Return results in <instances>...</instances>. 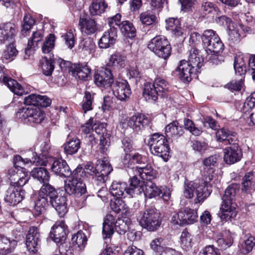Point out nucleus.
Segmentation results:
<instances>
[{
    "label": "nucleus",
    "instance_id": "nucleus-10",
    "mask_svg": "<svg viewBox=\"0 0 255 255\" xmlns=\"http://www.w3.org/2000/svg\"><path fill=\"white\" fill-rule=\"evenodd\" d=\"M248 59L249 67L251 69H255V54L251 55L239 52L235 57L234 63L236 75L242 76L246 74L247 70L246 60Z\"/></svg>",
    "mask_w": 255,
    "mask_h": 255
},
{
    "label": "nucleus",
    "instance_id": "nucleus-6",
    "mask_svg": "<svg viewBox=\"0 0 255 255\" xmlns=\"http://www.w3.org/2000/svg\"><path fill=\"white\" fill-rule=\"evenodd\" d=\"M148 145L152 154L161 157L165 161H167L170 147L167 138L164 135L159 133L151 134Z\"/></svg>",
    "mask_w": 255,
    "mask_h": 255
},
{
    "label": "nucleus",
    "instance_id": "nucleus-28",
    "mask_svg": "<svg viewBox=\"0 0 255 255\" xmlns=\"http://www.w3.org/2000/svg\"><path fill=\"white\" fill-rule=\"evenodd\" d=\"M163 241L162 238H157L151 241L150 246L152 250V255H173L171 251H173V249L166 248L164 249L161 246Z\"/></svg>",
    "mask_w": 255,
    "mask_h": 255
},
{
    "label": "nucleus",
    "instance_id": "nucleus-26",
    "mask_svg": "<svg viewBox=\"0 0 255 255\" xmlns=\"http://www.w3.org/2000/svg\"><path fill=\"white\" fill-rule=\"evenodd\" d=\"M117 30L116 28H110L105 31L100 39L98 44L100 48H108L113 45L117 37Z\"/></svg>",
    "mask_w": 255,
    "mask_h": 255
},
{
    "label": "nucleus",
    "instance_id": "nucleus-31",
    "mask_svg": "<svg viewBox=\"0 0 255 255\" xmlns=\"http://www.w3.org/2000/svg\"><path fill=\"white\" fill-rule=\"evenodd\" d=\"M30 174L34 179L39 181L41 184H44L49 181L50 173L48 170L44 167L34 168Z\"/></svg>",
    "mask_w": 255,
    "mask_h": 255
},
{
    "label": "nucleus",
    "instance_id": "nucleus-29",
    "mask_svg": "<svg viewBox=\"0 0 255 255\" xmlns=\"http://www.w3.org/2000/svg\"><path fill=\"white\" fill-rule=\"evenodd\" d=\"M0 81L6 85L14 94L21 96L24 92L21 85L16 80L11 79L9 77L5 75L1 76L0 77Z\"/></svg>",
    "mask_w": 255,
    "mask_h": 255
},
{
    "label": "nucleus",
    "instance_id": "nucleus-11",
    "mask_svg": "<svg viewBox=\"0 0 255 255\" xmlns=\"http://www.w3.org/2000/svg\"><path fill=\"white\" fill-rule=\"evenodd\" d=\"M197 212L196 210L185 207L181 209L178 213L173 216L172 222L174 225L182 226L193 224L197 221Z\"/></svg>",
    "mask_w": 255,
    "mask_h": 255
},
{
    "label": "nucleus",
    "instance_id": "nucleus-19",
    "mask_svg": "<svg viewBox=\"0 0 255 255\" xmlns=\"http://www.w3.org/2000/svg\"><path fill=\"white\" fill-rule=\"evenodd\" d=\"M178 72L179 78L184 82H189L192 79V76L196 73H200V70L191 65L186 60H181L176 70Z\"/></svg>",
    "mask_w": 255,
    "mask_h": 255
},
{
    "label": "nucleus",
    "instance_id": "nucleus-38",
    "mask_svg": "<svg viewBox=\"0 0 255 255\" xmlns=\"http://www.w3.org/2000/svg\"><path fill=\"white\" fill-rule=\"evenodd\" d=\"M167 30L170 31L175 36H180L183 34V30L180 26L179 20L173 17L166 20Z\"/></svg>",
    "mask_w": 255,
    "mask_h": 255
},
{
    "label": "nucleus",
    "instance_id": "nucleus-23",
    "mask_svg": "<svg viewBox=\"0 0 255 255\" xmlns=\"http://www.w3.org/2000/svg\"><path fill=\"white\" fill-rule=\"evenodd\" d=\"M242 157V152L239 145L230 146L224 149V160L229 164L240 161Z\"/></svg>",
    "mask_w": 255,
    "mask_h": 255
},
{
    "label": "nucleus",
    "instance_id": "nucleus-63",
    "mask_svg": "<svg viewBox=\"0 0 255 255\" xmlns=\"http://www.w3.org/2000/svg\"><path fill=\"white\" fill-rule=\"evenodd\" d=\"M255 106V92L252 93L248 97L243 107L242 110L244 113L249 112Z\"/></svg>",
    "mask_w": 255,
    "mask_h": 255
},
{
    "label": "nucleus",
    "instance_id": "nucleus-5",
    "mask_svg": "<svg viewBox=\"0 0 255 255\" xmlns=\"http://www.w3.org/2000/svg\"><path fill=\"white\" fill-rule=\"evenodd\" d=\"M58 193L54 186L49 182L42 184L39 191L37 200L35 203L34 214L38 216L44 213L46 207L49 205V201L55 197Z\"/></svg>",
    "mask_w": 255,
    "mask_h": 255
},
{
    "label": "nucleus",
    "instance_id": "nucleus-1",
    "mask_svg": "<svg viewBox=\"0 0 255 255\" xmlns=\"http://www.w3.org/2000/svg\"><path fill=\"white\" fill-rule=\"evenodd\" d=\"M143 191V182L140 181L135 176L131 178L128 187L125 182L114 181L110 188L111 195L117 199L125 198L126 195L132 198L135 195H140Z\"/></svg>",
    "mask_w": 255,
    "mask_h": 255
},
{
    "label": "nucleus",
    "instance_id": "nucleus-60",
    "mask_svg": "<svg viewBox=\"0 0 255 255\" xmlns=\"http://www.w3.org/2000/svg\"><path fill=\"white\" fill-rule=\"evenodd\" d=\"M184 124L185 128L195 136L200 135L202 132V130L200 128H197L194 123L188 119L184 120Z\"/></svg>",
    "mask_w": 255,
    "mask_h": 255
},
{
    "label": "nucleus",
    "instance_id": "nucleus-64",
    "mask_svg": "<svg viewBox=\"0 0 255 255\" xmlns=\"http://www.w3.org/2000/svg\"><path fill=\"white\" fill-rule=\"evenodd\" d=\"M229 135H227V137L224 140V143L225 144H230L231 146H234L239 145V139L238 134L232 130L229 132Z\"/></svg>",
    "mask_w": 255,
    "mask_h": 255
},
{
    "label": "nucleus",
    "instance_id": "nucleus-41",
    "mask_svg": "<svg viewBox=\"0 0 255 255\" xmlns=\"http://www.w3.org/2000/svg\"><path fill=\"white\" fill-rule=\"evenodd\" d=\"M242 190L245 192L255 190V177L253 171L246 173L243 178Z\"/></svg>",
    "mask_w": 255,
    "mask_h": 255
},
{
    "label": "nucleus",
    "instance_id": "nucleus-25",
    "mask_svg": "<svg viewBox=\"0 0 255 255\" xmlns=\"http://www.w3.org/2000/svg\"><path fill=\"white\" fill-rule=\"evenodd\" d=\"M149 120L143 114H137L131 117L128 121V126L135 131L143 129L148 125Z\"/></svg>",
    "mask_w": 255,
    "mask_h": 255
},
{
    "label": "nucleus",
    "instance_id": "nucleus-52",
    "mask_svg": "<svg viewBox=\"0 0 255 255\" xmlns=\"http://www.w3.org/2000/svg\"><path fill=\"white\" fill-rule=\"evenodd\" d=\"M94 95V94L92 95L89 91H86L85 92L83 101L81 104L84 113L93 109L92 104L93 102Z\"/></svg>",
    "mask_w": 255,
    "mask_h": 255
},
{
    "label": "nucleus",
    "instance_id": "nucleus-46",
    "mask_svg": "<svg viewBox=\"0 0 255 255\" xmlns=\"http://www.w3.org/2000/svg\"><path fill=\"white\" fill-rule=\"evenodd\" d=\"M140 21L142 24L150 25L157 21V16L150 10L142 12L139 16Z\"/></svg>",
    "mask_w": 255,
    "mask_h": 255
},
{
    "label": "nucleus",
    "instance_id": "nucleus-57",
    "mask_svg": "<svg viewBox=\"0 0 255 255\" xmlns=\"http://www.w3.org/2000/svg\"><path fill=\"white\" fill-rule=\"evenodd\" d=\"M59 251L61 255H73L74 252V246L72 243L67 241L59 244Z\"/></svg>",
    "mask_w": 255,
    "mask_h": 255
},
{
    "label": "nucleus",
    "instance_id": "nucleus-54",
    "mask_svg": "<svg viewBox=\"0 0 255 255\" xmlns=\"http://www.w3.org/2000/svg\"><path fill=\"white\" fill-rule=\"evenodd\" d=\"M55 39V36L53 34H50L46 38L42 47V50L44 53H50L54 47Z\"/></svg>",
    "mask_w": 255,
    "mask_h": 255
},
{
    "label": "nucleus",
    "instance_id": "nucleus-53",
    "mask_svg": "<svg viewBox=\"0 0 255 255\" xmlns=\"http://www.w3.org/2000/svg\"><path fill=\"white\" fill-rule=\"evenodd\" d=\"M54 60L51 58H44V61L41 64V69L43 74L47 76L52 75L54 69Z\"/></svg>",
    "mask_w": 255,
    "mask_h": 255
},
{
    "label": "nucleus",
    "instance_id": "nucleus-33",
    "mask_svg": "<svg viewBox=\"0 0 255 255\" xmlns=\"http://www.w3.org/2000/svg\"><path fill=\"white\" fill-rule=\"evenodd\" d=\"M184 132L183 128L179 126V123L174 121L166 126L165 133L166 138H177L180 136Z\"/></svg>",
    "mask_w": 255,
    "mask_h": 255
},
{
    "label": "nucleus",
    "instance_id": "nucleus-36",
    "mask_svg": "<svg viewBox=\"0 0 255 255\" xmlns=\"http://www.w3.org/2000/svg\"><path fill=\"white\" fill-rule=\"evenodd\" d=\"M15 247V241H10L6 237L0 235V255H6L11 252Z\"/></svg>",
    "mask_w": 255,
    "mask_h": 255
},
{
    "label": "nucleus",
    "instance_id": "nucleus-3",
    "mask_svg": "<svg viewBox=\"0 0 255 255\" xmlns=\"http://www.w3.org/2000/svg\"><path fill=\"white\" fill-rule=\"evenodd\" d=\"M84 167L87 173L92 176L95 185H103L108 180L109 175L113 171L111 165L107 160H102L96 167L92 162L88 161L84 163Z\"/></svg>",
    "mask_w": 255,
    "mask_h": 255
},
{
    "label": "nucleus",
    "instance_id": "nucleus-62",
    "mask_svg": "<svg viewBox=\"0 0 255 255\" xmlns=\"http://www.w3.org/2000/svg\"><path fill=\"white\" fill-rule=\"evenodd\" d=\"M100 137L99 150L101 153L104 154L107 151L108 148L110 145V139L109 134L106 133L103 135H101Z\"/></svg>",
    "mask_w": 255,
    "mask_h": 255
},
{
    "label": "nucleus",
    "instance_id": "nucleus-13",
    "mask_svg": "<svg viewBox=\"0 0 255 255\" xmlns=\"http://www.w3.org/2000/svg\"><path fill=\"white\" fill-rule=\"evenodd\" d=\"M19 118L27 119L30 123L40 124L45 118V114L38 107L20 109L17 113Z\"/></svg>",
    "mask_w": 255,
    "mask_h": 255
},
{
    "label": "nucleus",
    "instance_id": "nucleus-47",
    "mask_svg": "<svg viewBox=\"0 0 255 255\" xmlns=\"http://www.w3.org/2000/svg\"><path fill=\"white\" fill-rule=\"evenodd\" d=\"M87 237L82 231H79L73 235L71 242L73 246H77L80 249L84 248L87 244Z\"/></svg>",
    "mask_w": 255,
    "mask_h": 255
},
{
    "label": "nucleus",
    "instance_id": "nucleus-18",
    "mask_svg": "<svg viewBox=\"0 0 255 255\" xmlns=\"http://www.w3.org/2000/svg\"><path fill=\"white\" fill-rule=\"evenodd\" d=\"M112 90L115 97L121 101H127L131 93L130 86L126 80L116 81L113 85Z\"/></svg>",
    "mask_w": 255,
    "mask_h": 255
},
{
    "label": "nucleus",
    "instance_id": "nucleus-4",
    "mask_svg": "<svg viewBox=\"0 0 255 255\" xmlns=\"http://www.w3.org/2000/svg\"><path fill=\"white\" fill-rule=\"evenodd\" d=\"M83 167L78 166L72 172L67 181H65V192L69 195L81 196L86 191L85 184L81 179V174L83 173Z\"/></svg>",
    "mask_w": 255,
    "mask_h": 255
},
{
    "label": "nucleus",
    "instance_id": "nucleus-9",
    "mask_svg": "<svg viewBox=\"0 0 255 255\" xmlns=\"http://www.w3.org/2000/svg\"><path fill=\"white\" fill-rule=\"evenodd\" d=\"M148 48L156 56L167 60L171 54V46L168 40L161 36L153 38L147 45Z\"/></svg>",
    "mask_w": 255,
    "mask_h": 255
},
{
    "label": "nucleus",
    "instance_id": "nucleus-58",
    "mask_svg": "<svg viewBox=\"0 0 255 255\" xmlns=\"http://www.w3.org/2000/svg\"><path fill=\"white\" fill-rule=\"evenodd\" d=\"M35 23V20L30 15L26 14L23 19L22 24L21 34L25 35V33L28 31Z\"/></svg>",
    "mask_w": 255,
    "mask_h": 255
},
{
    "label": "nucleus",
    "instance_id": "nucleus-37",
    "mask_svg": "<svg viewBox=\"0 0 255 255\" xmlns=\"http://www.w3.org/2000/svg\"><path fill=\"white\" fill-rule=\"evenodd\" d=\"M80 144V141L77 137L71 138L69 136L67 142L64 144V151L67 154H75L79 149Z\"/></svg>",
    "mask_w": 255,
    "mask_h": 255
},
{
    "label": "nucleus",
    "instance_id": "nucleus-50",
    "mask_svg": "<svg viewBox=\"0 0 255 255\" xmlns=\"http://www.w3.org/2000/svg\"><path fill=\"white\" fill-rule=\"evenodd\" d=\"M192 241L191 234L186 230H184L180 236V244L182 248L188 251L192 248Z\"/></svg>",
    "mask_w": 255,
    "mask_h": 255
},
{
    "label": "nucleus",
    "instance_id": "nucleus-40",
    "mask_svg": "<svg viewBox=\"0 0 255 255\" xmlns=\"http://www.w3.org/2000/svg\"><path fill=\"white\" fill-rule=\"evenodd\" d=\"M233 242L232 233L229 231H225L221 237L219 238L216 243L222 250H226L232 246Z\"/></svg>",
    "mask_w": 255,
    "mask_h": 255
},
{
    "label": "nucleus",
    "instance_id": "nucleus-42",
    "mask_svg": "<svg viewBox=\"0 0 255 255\" xmlns=\"http://www.w3.org/2000/svg\"><path fill=\"white\" fill-rule=\"evenodd\" d=\"M122 33L129 38H132L136 35V29L133 24L129 21L125 20L120 25Z\"/></svg>",
    "mask_w": 255,
    "mask_h": 255
},
{
    "label": "nucleus",
    "instance_id": "nucleus-16",
    "mask_svg": "<svg viewBox=\"0 0 255 255\" xmlns=\"http://www.w3.org/2000/svg\"><path fill=\"white\" fill-rule=\"evenodd\" d=\"M40 235L37 228H30L26 237V246L28 251L34 254L40 248Z\"/></svg>",
    "mask_w": 255,
    "mask_h": 255
},
{
    "label": "nucleus",
    "instance_id": "nucleus-56",
    "mask_svg": "<svg viewBox=\"0 0 255 255\" xmlns=\"http://www.w3.org/2000/svg\"><path fill=\"white\" fill-rule=\"evenodd\" d=\"M153 84L160 93L161 97L164 96L168 89V83L161 78H157L154 80Z\"/></svg>",
    "mask_w": 255,
    "mask_h": 255
},
{
    "label": "nucleus",
    "instance_id": "nucleus-44",
    "mask_svg": "<svg viewBox=\"0 0 255 255\" xmlns=\"http://www.w3.org/2000/svg\"><path fill=\"white\" fill-rule=\"evenodd\" d=\"M18 51L13 45V43H10L3 51L1 59L3 62L12 61L16 57Z\"/></svg>",
    "mask_w": 255,
    "mask_h": 255
},
{
    "label": "nucleus",
    "instance_id": "nucleus-49",
    "mask_svg": "<svg viewBox=\"0 0 255 255\" xmlns=\"http://www.w3.org/2000/svg\"><path fill=\"white\" fill-rule=\"evenodd\" d=\"M107 66L109 67H124L125 66V58L119 54H113L110 56L109 61L107 64Z\"/></svg>",
    "mask_w": 255,
    "mask_h": 255
},
{
    "label": "nucleus",
    "instance_id": "nucleus-7",
    "mask_svg": "<svg viewBox=\"0 0 255 255\" xmlns=\"http://www.w3.org/2000/svg\"><path fill=\"white\" fill-rule=\"evenodd\" d=\"M139 223L148 231H155L161 224L160 213L154 207L146 209L143 213Z\"/></svg>",
    "mask_w": 255,
    "mask_h": 255
},
{
    "label": "nucleus",
    "instance_id": "nucleus-2",
    "mask_svg": "<svg viewBox=\"0 0 255 255\" xmlns=\"http://www.w3.org/2000/svg\"><path fill=\"white\" fill-rule=\"evenodd\" d=\"M238 190V186L235 184L229 185L225 190L219 213L221 219L229 221L236 217L237 204L234 200Z\"/></svg>",
    "mask_w": 255,
    "mask_h": 255
},
{
    "label": "nucleus",
    "instance_id": "nucleus-15",
    "mask_svg": "<svg viewBox=\"0 0 255 255\" xmlns=\"http://www.w3.org/2000/svg\"><path fill=\"white\" fill-rule=\"evenodd\" d=\"M94 79L95 84L99 87L107 88L115 83L111 70L109 68H103L96 71L94 74Z\"/></svg>",
    "mask_w": 255,
    "mask_h": 255
},
{
    "label": "nucleus",
    "instance_id": "nucleus-51",
    "mask_svg": "<svg viewBox=\"0 0 255 255\" xmlns=\"http://www.w3.org/2000/svg\"><path fill=\"white\" fill-rule=\"evenodd\" d=\"M196 182L186 181L184 183L183 195L186 199H192L196 193Z\"/></svg>",
    "mask_w": 255,
    "mask_h": 255
},
{
    "label": "nucleus",
    "instance_id": "nucleus-39",
    "mask_svg": "<svg viewBox=\"0 0 255 255\" xmlns=\"http://www.w3.org/2000/svg\"><path fill=\"white\" fill-rule=\"evenodd\" d=\"M30 177L24 173H16L10 176V186H14L16 187L24 186L29 180Z\"/></svg>",
    "mask_w": 255,
    "mask_h": 255
},
{
    "label": "nucleus",
    "instance_id": "nucleus-24",
    "mask_svg": "<svg viewBox=\"0 0 255 255\" xmlns=\"http://www.w3.org/2000/svg\"><path fill=\"white\" fill-rule=\"evenodd\" d=\"M51 168L54 174L61 177H69L72 174L68 164L64 159L54 160Z\"/></svg>",
    "mask_w": 255,
    "mask_h": 255
},
{
    "label": "nucleus",
    "instance_id": "nucleus-8",
    "mask_svg": "<svg viewBox=\"0 0 255 255\" xmlns=\"http://www.w3.org/2000/svg\"><path fill=\"white\" fill-rule=\"evenodd\" d=\"M202 40L203 47L211 54L221 52L224 49V44L213 30H205L202 35Z\"/></svg>",
    "mask_w": 255,
    "mask_h": 255
},
{
    "label": "nucleus",
    "instance_id": "nucleus-45",
    "mask_svg": "<svg viewBox=\"0 0 255 255\" xmlns=\"http://www.w3.org/2000/svg\"><path fill=\"white\" fill-rule=\"evenodd\" d=\"M108 5L104 0H99L98 2H93L89 7V11L92 15H100L103 13Z\"/></svg>",
    "mask_w": 255,
    "mask_h": 255
},
{
    "label": "nucleus",
    "instance_id": "nucleus-61",
    "mask_svg": "<svg viewBox=\"0 0 255 255\" xmlns=\"http://www.w3.org/2000/svg\"><path fill=\"white\" fill-rule=\"evenodd\" d=\"M80 46L83 50L88 51L89 53H93L96 47L93 39L89 37L84 38L80 43Z\"/></svg>",
    "mask_w": 255,
    "mask_h": 255
},
{
    "label": "nucleus",
    "instance_id": "nucleus-59",
    "mask_svg": "<svg viewBox=\"0 0 255 255\" xmlns=\"http://www.w3.org/2000/svg\"><path fill=\"white\" fill-rule=\"evenodd\" d=\"M217 7L215 5L209 1L202 2L201 6V11L204 16L208 14H214L217 11Z\"/></svg>",
    "mask_w": 255,
    "mask_h": 255
},
{
    "label": "nucleus",
    "instance_id": "nucleus-21",
    "mask_svg": "<svg viewBox=\"0 0 255 255\" xmlns=\"http://www.w3.org/2000/svg\"><path fill=\"white\" fill-rule=\"evenodd\" d=\"M16 30L14 24L8 22L0 25V44L8 41L13 43Z\"/></svg>",
    "mask_w": 255,
    "mask_h": 255
},
{
    "label": "nucleus",
    "instance_id": "nucleus-32",
    "mask_svg": "<svg viewBox=\"0 0 255 255\" xmlns=\"http://www.w3.org/2000/svg\"><path fill=\"white\" fill-rule=\"evenodd\" d=\"M91 70L87 64H78L75 68L71 70L73 76L83 81H86L90 77Z\"/></svg>",
    "mask_w": 255,
    "mask_h": 255
},
{
    "label": "nucleus",
    "instance_id": "nucleus-34",
    "mask_svg": "<svg viewBox=\"0 0 255 255\" xmlns=\"http://www.w3.org/2000/svg\"><path fill=\"white\" fill-rule=\"evenodd\" d=\"M42 39L43 35L40 31L33 32L30 39L28 41L27 46L25 49V54L29 55L31 49L35 50L36 48H38L39 44L42 43Z\"/></svg>",
    "mask_w": 255,
    "mask_h": 255
},
{
    "label": "nucleus",
    "instance_id": "nucleus-14",
    "mask_svg": "<svg viewBox=\"0 0 255 255\" xmlns=\"http://www.w3.org/2000/svg\"><path fill=\"white\" fill-rule=\"evenodd\" d=\"M145 186V190L142 192L146 197L152 198L158 196L162 198L164 201H168L170 198L169 190L166 187L157 186L155 183L151 182H147Z\"/></svg>",
    "mask_w": 255,
    "mask_h": 255
},
{
    "label": "nucleus",
    "instance_id": "nucleus-27",
    "mask_svg": "<svg viewBox=\"0 0 255 255\" xmlns=\"http://www.w3.org/2000/svg\"><path fill=\"white\" fill-rule=\"evenodd\" d=\"M79 25L82 32L87 35L93 34L97 29L95 21L90 18H88L86 15L80 16Z\"/></svg>",
    "mask_w": 255,
    "mask_h": 255
},
{
    "label": "nucleus",
    "instance_id": "nucleus-48",
    "mask_svg": "<svg viewBox=\"0 0 255 255\" xmlns=\"http://www.w3.org/2000/svg\"><path fill=\"white\" fill-rule=\"evenodd\" d=\"M31 154V157H28L26 160L27 162H30L33 164H35L37 165L46 166L48 161V156H43V154L41 153V155H37L36 152H31L29 153Z\"/></svg>",
    "mask_w": 255,
    "mask_h": 255
},
{
    "label": "nucleus",
    "instance_id": "nucleus-20",
    "mask_svg": "<svg viewBox=\"0 0 255 255\" xmlns=\"http://www.w3.org/2000/svg\"><path fill=\"white\" fill-rule=\"evenodd\" d=\"M25 191L20 187L10 186L6 191L4 200L10 205L14 206L24 198Z\"/></svg>",
    "mask_w": 255,
    "mask_h": 255
},
{
    "label": "nucleus",
    "instance_id": "nucleus-55",
    "mask_svg": "<svg viewBox=\"0 0 255 255\" xmlns=\"http://www.w3.org/2000/svg\"><path fill=\"white\" fill-rule=\"evenodd\" d=\"M241 27L231 28H229V31L228 32L229 40L232 43H235L240 41L241 37L244 36L243 35V31L240 30Z\"/></svg>",
    "mask_w": 255,
    "mask_h": 255
},
{
    "label": "nucleus",
    "instance_id": "nucleus-17",
    "mask_svg": "<svg viewBox=\"0 0 255 255\" xmlns=\"http://www.w3.org/2000/svg\"><path fill=\"white\" fill-rule=\"evenodd\" d=\"M68 230L64 222H56L51 228L50 237L57 245L67 240Z\"/></svg>",
    "mask_w": 255,
    "mask_h": 255
},
{
    "label": "nucleus",
    "instance_id": "nucleus-12",
    "mask_svg": "<svg viewBox=\"0 0 255 255\" xmlns=\"http://www.w3.org/2000/svg\"><path fill=\"white\" fill-rule=\"evenodd\" d=\"M212 180V175H209L199 180L198 183L196 182V198L194 201L195 204L203 203L210 196L212 191V186L210 183Z\"/></svg>",
    "mask_w": 255,
    "mask_h": 255
},
{
    "label": "nucleus",
    "instance_id": "nucleus-22",
    "mask_svg": "<svg viewBox=\"0 0 255 255\" xmlns=\"http://www.w3.org/2000/svg\"><path fill=\"white\" fill-rule=\"evenodd\" d=\"M49 205L55 209L60 217H63L68 212L66 197L59 193L49 201Z\"/></svg>",
    "mask_w": 255,
    "mask_h": 255
},
{
    "label": "nucleus",
    "instance_id": "nucleus-30",
    "mask_svg": "<svg viewBox=\"0 0 255 255\" xmlns=\"http://www.w3.org/2000/svg\"><path fill=\"white\" fill-rule=\"evenodd\" d=\"M115 217L111 214H108L105 218L103 224L102 235L104 239H110L114 233Z\"/></svg>",
    "mask_w": 255,
    "mask_h": 255
},
{
    "label": "nucleus",
    "instance_id": "nucleus-35",
    "mask_svg": "<svg viewBox=\"0 0 255 255\" xmlns=\"http://www.w3.org/2000/svg\"><path fill=\"white\" fill-rule=\"evenodd\" d=\"M143 96L146 101L154 102L157 99L158 97L161 96V95L153 84L146 83L144 84Z\"/></svg>",
    "mask_w": 255,
    "mask_h": 255
},
{
    "label": "nucleus",
    "instance_id": "nucleus-43",
    "mask_svg": "<svg viewBox=\"0 0 255 255\" xmlns=\"http://www.w3.org/2000/svg\"><path fill=\"white\" fill-rule=\"evenodd\" d=\"M130 220L128 218H118L115 223L116 231L120 235H123L129 229Z\"/></svg>",
    "mask_w": 255,
    "mask_h": 255
}]
</instances>
